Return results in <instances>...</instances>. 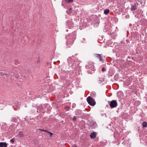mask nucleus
Instances as JSON below:
<instances>
[{
    "mask_svg": "<svg viewBox=\"0 0 147 147\" xmlns=\"http://www.w3.org/2000/svg\"><path fill=\"white\" fill-rule=\"evenodd\" d=\"M87 100L88 103L91 106H94L96 104L94 99L91 96L88 97L87 98Z\"/></svg>",
    "mask_w": 147,
    "mask_h": 147,
    "instance_id": "obj_2",
    "label": "nucleus"
},
{
    "mask_svg": "<svg viewBox=\"0 0 147 147\" xmlns=\"http://www.w3.org/2000/svg\"><path fill=\"white\" fill-rule=\"evenodd\" d=\"M2 75L3 76H5L6 77H9V75L7 74H3L1 72H0V75Z\"/></svg>",
    "mask_w": 147,
    "mask_h": 147,
    "instance_id": "obj_13",
    "label": "nucleus"
},
{
    "mask_svg": "<svg viewBox=\"0 0 147 147\" xmlns=\"http://www.w3.org/2000/svg\"><path fill=\"white\" fill-rule=\"evenodd\" d=\"M138 4L136 3L132 5L131 9H136L138 8Z\"/></svg>",
    "mask_w": 147,
    "mask_h": 147,
    "instance_id": "obj_5",
    "label": "nucleus"
},
{
    "mask_svg": "<svg viewBox=\"0 0 147 147\" xmlns=\"http://www.w3.org/2000/svg\"><path fill=\"white\" fill-rule=\"evenodd\" d=\"M111 108L116 107L117 106V103L116 101L113 100L111 101H109V103Z\"/></svg>",
    "mask_w": 147,
    "mask_h": 147,
    "instance_id": "obj_3",
    "label": "nucleus"
},
{
    "mask_svg": "<svg viewBox=\"0 0 147 147\" xmlns=\"http://www.w3.org/2000/svg\"><path fill=\"white\" fill-rule=\"evenodd\" d=\"M102 71L103 72L105 71H106V69L105 67H103L102 69Z\"/></svg>",
    "mask_w": 147,
    "mask_h": 147,
    "instance_id": "obj_19",
    "label": "nucleus"
},
{
    "mask_svg": "<svg viewBox=\"0 0 147 147\" xmlns=\"http://www.w3.org/2000/svg\"><path fill=\"white\" fill-rule=\"evenodd\" d=\"M7 144L6 143L3 142L0 143V147H6Z\"/></svg>",
    "mask_w": 147,
    "mask_h": 147,
    "instance_id": "obj_8",
    "label": "nucleus"
},
{
    "mask_svg": "<svg viewBox=\"0 0 147 147\" xmlns=\"http://www.w3.org/2000/svg\"><path fill=\"white\" fill-rule=\"evenodd\" d=\"M109 12V10H105L104 11V13L105 14H107Z\"/></svg>",
    "mask_w": 147,
    "mask_h": 147,
    "instance_id": "obj_16",
    "label": "nucleus"
},
{
    "mask_svg": "<svg viewBox=\"0 0 147 147\" xmlns=\"http://www.w3.org/2000/svg\"><path fill=\"white\" fill-rule=\"evenodd\" d=\"M74 0H65V1L67 3H70L73 1Z\"/></svg>",
    "mask_w": 147,
    "mask_h": 147,
    "instance_id": "obj_17",
    "label": "nucleus"
},
{
    "mask_svg": "<svg viewBox=\"0 0 147 147\" xmlns=\"http://www.w3.org/2000/svg\"><path fill=\"white\" fill-rule=\"evenodd\" d=\"M96 134L95 132H93L91 133L90 135V136L91 139H94L96 137Z\"/></svg>",
    "mask_w": 147,
    "mask_h": 147,
    "instance_id": "obj_6",
    "label": "nucleus"
},
{
    "mask_svg": "<svg viewBox=\"0 0 147 147\" xmlns=\"http://www.w3.org/2000/svg\"><path fill=\"white\" fill-rule=\"evenodd\" d=\"M134 10V9H133V10Z\"/></svg>",
    "mask_w": 147,
    "mask_h": 147,
    "instance_id": "obj_26",
    "label": "nucleus"
},
{
    "mask_svg": "<svg viewBox=\"0 0 147 147\" xmlns=\"http://www.w3.org/2000/svg\"><path fill=\"white\" fill-rule=\"evenodd\" d=\"M140 104V102L139 101H137L135 102L134 104L136 106H138Z\"/></svg>",
    "mask_w": 147,
    "mask_h": 147,
    "instance_id": "obj_15",
    "label": "nucleus"
},
{
    "mask_svg": "<svg viewBox=\"0 0 147 147\" xmlns=\"http://www.w3.org/2000/svg\"><path fill=\"white\" fill-rule=\"evenodd\" d=\"M95 56L96 57H97L99 59L100 61H103V60L102 58V57L101 56L100 54H95Z\"/></svg>",
    "mask_w": 147,
    "mask_h": 147,
    "instance_id": "obj_7",
    "label": "nucleus"
},
{
    "mask_svg": "<svg viewBox=\"0 0 147 147\" xmlns=\"http://www.w3.org/2000/svg\"><path fill=\"white\" fill-rule=\"evenodd\" d=\"M19 137H23L24 136V133L22 131H20L18 134Z\"/></svg>",
    "mask_w": 147,
    "mask_h": 147,
    "instance_id": "obj_12",
    "label": "nucleus"
},
{
    "mask_svg": "<svg viewBox=\"0 0 147 147\" xmlns=\"http://www.w3.org/2000/svg\"><path fill=\"white\" fill-rule=\"evenodd\" d=\"M90 95L93 97H95L96 96V94L95 92H92L90 94Z\"/></svg>",
    "mask_w": 147,
    "mask_h": 147,
    "instance_id": "obj_10",
    "label": "nucleus"
},
{
    "mask_svg": "<svg viewBox=\"0 0 147 147\" xmlns=\"http://www.w3.org/2000/svg\"><path fill=\"white\" fill-rule=\"evenodd\" d=\"M69 107L68 106H67L65 107V109H66V110H67L69 109Z\"/></svg>",
    "mask_w": 147,
    "mask_h": 147,
    "instance_id": "obj_21",
    "label": "nucleus"
},
{
    "mask_svg": "<svg viewBox=\"0 0 147 147\" xmlns=\"http://www.w3.org/2000/svg\"><path fill=\"white\" fill-rule=\"evenodd\" d=\"M76 116H74V117H73V121H75L76 120Z\"/></svg>",
    "mask_w": 147,
    "mask_h": 147,
    "instance_id": "obj_20",
    "label": "nucleus"
},
{
    "mask_svg": "<svg viewBox=\"0 0 147 147\" xmlns=\"http://www.w3.org/2000/svg\"><path fill=\"white\" fill-rule=\"evenodd\" d=\"M142 125L143 127H147V123L146 122L144 121L143 122L142 124Z\"/></svg>",
    "mask_w": 147,
    "mask_h": 147,
    "instance_id": "obj_11",
    "label": "nucleus"
},
{
    "mask_svg": "<svg viewBox=\"0 0 147 147\" xmlns=\"http://www.w3.org/2000/svg\"><path fill=\"white\" fill-rule=\"evenodd\" d=\"M78 111L80 112V113H81V111L80 110H78Z\"/></svg>",
    "mask_w": 147,
    "mask_h": 147,
    "instance_id": "obj_23",
    "label": "nucleus"
},
{
    "mask_svg": "<svg viewBox=\"0 0 147 147\" xmlns=\"http://www.w3.org/2000/svg\"><path fill=\"white\" fill-rule=\"evenodd\" d=\"M68 10H67V11H66V12H67V13H68V12H68Z\"/></svg>",
    "mask_w": 147,
    "mask_h": 147,
    "instance_id": "obj_24",
    "label": "nucleus"
},
{
    "mask_svg": "<svg viewBox=\"0 0 147 147\" xmlns=\"http://www.w3.org/2000/svg\"><path fill=\"white\" fill-rule=\"evenodd\" d=\"M15 77L16 78H18L19 77V76L18 75H16L15 76Z\"/></svg>",
    "mask_w": 147,
    "mask_h": 147,
    "instance_id": "obj_22",
    "label": "nucleus"
},
{
    "mask_svg": "<svg viewBox=\"0 0 147 147\" xmlns=\"http://www.w3.org/2000/svg\"><path fill=\"white\" fill-rule=\"evenodd\" d=\"M69 9H71V8H70Z\"/></svg>",
    "mask_w": 147,
    "mask_h": 147,
    "instance_id": "obj_25",
    "label": "nucleus"
},
{
    "mask_svg": "<svg viewBox=\"0 0 147 147\" xmlns=\"http://www.w3.org/2000/svg\"><path fill=\"white\" fill-rule=\"evenodd\" d=\"M39 130H41V131H45V132H47L48 133H49V134L51 136H52V135L53 134L52 133H51V132H49L48 131H47L46 130H43V129H40Z\"/></svg>",
    "mask_w": 147,
    "mask_h": 147,
    "instance_id": "obj_14",
    "label": "nucleus"
},
{
    "mask_svg": "<svg viewBox=\"0 0 147 147\" xmlns=\"http://www.w3.org/2000/svg\"><path fill=\"white\" fill-rule=\"evenodd\" d=\"M86 67L87 69H90L94 71L95 70L94 66L92 62L88 63L86 65Z\"/></svg>",
    "mask_w": 147,
    "mask_h": 147,
    "instance_id": "obj_4",
    "label": "nucleus"
},
{
    "mask_svg": "<svg viewBox=\"0 0 147 147\" xmlns=\"http://www.w3.org/2000/svg\"><path fill=\"white\" fill-rule=\"evenodd\" d=\"M20 63L19 60L15 59L14 60V64L16 65H18Z\"/></svg>",
    "mask_w": 147,
    "mask_h": 147,
    "instance_id": "obj_9",
    "label": "nucleus"
},
{
    "mask_svg": "<svg viewBox=\"0 0 147 147\" xmlns=\"http://www.w3.org/2000/svg\"><path fill=\"white\" fill-rule=\"evenodd\" d=\"M74 57L73 56L71 57H69L67 59V60L69 62L72 61V60L74 62L72 65V67L74 68L77 71L79 70L80 68V67L79 65V62L78 61H77V60L76 59H75L74 61V59H72Z\"/></svg>",
    "mask_w": 147,
    "mask_h": 147,
    "instance_id": "obj_1",
    "label": "nucleus"
},
{
    "mask_svg": "<svg viewBox=\"0 0 147 147\" xmlns=\"http://www.w3.org/2000/svg\"><path fill=\"white\" fill-rule=\"evenodd\" d=\"M10 141L11 142H15V139L13 138L10 140Z\"/></svg>",
    "mask_w": 147,
    "mask_h": 147,
    "instance_id": "obj_18",
    "label": "nucleus"
}]
</instances>
